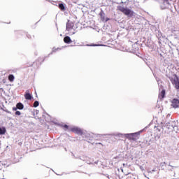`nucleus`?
<instances>
[{"label":"nucleus","mask_w":179,"mask_h":179,"mask_svg":"<svg viewBox=\"0 0 179 179\" xmlns=\"http://www.w3.org/2000/svg\"><path fill=\"white\" fill-rule=\"evenodd\" d=\"M117 9H118V10L122 12V13H124V15H125V16H128V17H132V16H134V15L135 13L131 9L127 8L125 7H122L121 6H118Z\"/></svg>","instance_id":"f257e3e1"},{"label":"nucleus","mask_w":179,"mask_h":179,"mask_svg":"<svg viewBox=\"0 0 179 179\" xmlns=\"http://www.w3.org/2000/svg\"><path fill=\"white\" fill-rule=\"evenodd\" d=\"M151 30L155 33L158 39L162 38V32L159 29V25H152Z\"/></svg>","instance_id":"f03ea898"},{"label":"nucleus","mask_w":179,"mask_h":179,"mask_svg":"<svg viewBox=\"0 0 179 179\" xmlns=\"http://www.w3.org/2000/svg\"><path fill=\"white\" fill-rule=\"evenodd\" d=\"M160 3V8L163 10L164 9H169L170 8V2L169 0H159Z\"/></svg>","instance_id":"7ed1b4c3"},{"label":"nucleus","mask_w":179,"mask_h":179,"mask_svg":"<svg viewBox=\"0 0 179 179\" xmlns=\"http://www.w3.org/2000/svg\"><path fill=\"white\" fill-rule=\"evenodd\" d=\"M71 131L76 134L77 135H83V131L78 127H72L71 129Z\"/></svg>","instance_id":"20e7f679"},{"label":"nucleus","mask_w":179,"mask_h":179,"mask_svg":"<svg viewBox=\"0 0 179 179\" xmlns=\"http://www.w3.org/2000/svg\"><path fill=\"white\" fill-rule=\"evenodd\" d=\"M99 16L101 17V22H103V23H107L108 20H110V18L106 17V13L103 10H101V12L99 13Z\"/></svg>","instance_id":"39448f33"},{"label":"nucleus","mask_w":179,"mask_h":179,"mask_svg":"<svg viewBox=\"0 0 179 179\" xmlns=\"http://www.w3.org/2000/svg\"><path fill=\"white\" fill-rule=\"evenodd\" d=\"M165 127L168 129H174V127H176V122L174 121H169V122H165Z\"/></svg>","instance_id":"423d86ee"},{"label":"nucleus","mask_w":179,"mask_h":179,"mask_svg":"<svg viewBox=\"0 0 179 179\" xmlns=\"http://www.w3.org/2000/svg\"><path fill=\"white\" fill-rule=\"evenodd\" d=\"M171 106L173 107V108H179V99L177 98L173 99Z\"/></svg>","instance_id":"0eeeda50"},{"label":"nucleus","mask_w":179,"mask_h":179,"mask_svg":"<svg viewBox=\"0 0 179 179\" xmlns=\"http://www.w3.org/2000/svg\"><path fill=\"white\" fill-rule=\"evenodd\" d=\"M73 26H75V24L70 20H68L66 25V30H67V31H71V30L73 29Z\"/></svg>","instance_id":"6e6552de"},{"label":"nucleus","mask_w":179,"mask_h":179,"mask_svg":"<svg viewBox=\"0 0 179 179\" xmlns=\"http://www.w3.org/2000/svg\"><path fill=\"white\" fill-rule=\"evenodd\" d=\"M58 8L62 10V12H65L66 10V4L64 3H58Z\"/></svg>","instance_id":"1a4fd4ad"},{"label":"nucleus","mask_w":179,"mask_h":179,"mask_svg":"<svg viewBox=\"0 0 179 179\" xmlns=\"http://www.w3.org/2000/svg\"><path fill=\"white\" fill-rule=\"evenodd\" d=\"M142 132H143V129L138 132L133 133V141H138V136H139Z\"/></svg>","instance_id":"9d476101"},{"label":"nucleus","mask_w":179,"mask_h":179,"mask_svg":"<svg viewBox=\"0 0 179 179\" xmlns=\"http://www.w3.org/2000/svg\"><path fill=\"white\" fill-rule=\"evenodd\" d=\"M64 41L66 44H71L72 39H71V37L66 36L64 38Z\"/></svg>","instance_id":"9b49d317"},{"label":"nucleus","mask_w":179,"mask_h":179,"mask_svg":"<svg viewBox=\"0 0 179 179\" xmlns=\"http://www.w3.org/2000/svg\"><path fill=\"white\" fill-rule=\"evenodd\" d=\"M124 136H125V138H127V139H131V141H133V138H134L133 133L125 134H124Z\"/></svg>","instance_id":"f8f14e48"},{"label":"nucleus","mask_w":179,"mask_h":179,"mask_svg":"<svg viewBox=\"0 0 179 179\" xmlns=\"http://www.w3.org/2000/svg\"><path fill=\"white\" fill-rule=\"evenodd\" d=\"M24 97L26 100H31L33 99V96L29 92L24 94Z\"/></svg>","instance_id":"ddd939ff"},{"label":"nucleus","mask_w":179,"mask_h":179,"mask_svg":"<svg viewBox=\"0 0 179 179\" xmlns=\"http://www.w3.org/2000/svg\"><path fill=\"white\" fill-rule=\"evenodd\" d=\"M16 107L18 108V110H23V108H24V105H23L21 102H19L16 104Z\"/></svg>","instance_id":"4468645a"},{"label":"nucleus","mask_w":179,"mask_h":179,"mask_svg":"<svg viewBox=\"0 0 179 179\" xmlns=\"http://www.w3.org/2000/svg\"><path fill=\"white\" fill-rule=\"evenodd\" d=\"M6 134V128L5 127H0V135H5Z\"/></svg>","instance_id":"2eb2a0df"},{"label":"nucleus","mask_w":179,"mask_h":179,"mask_svg":"<svg viewBox=\"0 0 179 179\" xmlns=\"http://www.w3.org/2000/svg\"><path fill=\"white\" fill-rule=\"evenodd\" d=\"M87 46H90V47H106V45H103V44H92V45H87Z\"/></svg>","instance_id":"dca6fc26"},{"label":"nucleus","mask_w":179,"mask_h":179,"mask_svg":"<svg viewBox=\"0 0 179 179\" xmlns=\"http://www.w3.org/2000/svg\"><path fill=\"white\" fill-rule=\"evenodd\" d=\"M8 80L10 82H13V80H15V76H13V74H10L8 76Z\"/></svg>","instance_id":"f3484780"},{"label":"nucleus","mask_w":179,"mask_h":179,"mask_svg":"<svg viewBox=\"0 0 179 179\" xmlns=\"http://www.w3.org/2000/svg\"><path fill=\"white\" fill-rule=\"evenodd\" d=\"M38 106H40V102H38V101H35L34 102L33 107L36 108V107H38Z\"/></svg>","instance_id":"a211bd4d"},{"label":"nucleus","mask_w":179,"mask_h":179,"mask_svg":"<svg viewBox=\"0 0 179 179\" xmlns=\"http://www.w3.org/2000/svg\"><path fill=\"white\" fill-rule=\"evenodd\" d=\"M165 96H166V90H162V91L161 92V97H162V99H164Z\"/></svg>","instance_id":"6ab92c4d"},{"label":"nucleus","mask_w":179,"mask_h":179,"mask_svg":"<svg viewBox=\"0 0 179 179\" xmlns=\"http://www.w3.org/2000/svg\"><path fill=\"white\" fill-rule=\"evenodd\" d=\"M21 114H22V113H20V111H19V110L15 111V115H20Z\"/></svg>","instance_id":"aec40b11"},{"label":"nucleus","mask_w":179,"mask_h":179,"mask_svg":"<svg viewBox=\"0 0 179 179\" xmlns=\"http://www.w3.org/2000/svg\"><path fill=\"white\" fill-rule=\"evenodd\" d=\"M102 176H105V177H107V178H110V175L108 174H104V173H101Z\"/></svg>","instance_id":"412c9836"},{"label":"nucleus","mask_w":179,"mask_h":179,"mask_svg":"<svg viewBox=\"0 0 179 179\" xmlns=\"http://www.w3.org/2000/svg\"><path fill=\"white\" fill-rule=\"evenodd\" d=\"M18 108L17 106L13 108V111H17Z\"/></svg>","instance_id":"4be33fe9"},{"label":"nucleus","mask_w":179,"mask_h":179,"mask_svg":"<svg viewBox=\"0 0 179 179\" xmlns=\"http://www.w3.org/2000/svg\"><path fill=\"white\" fill-rule=\"evenodd\" d=\"M58 50H59V48H57V49L53 48L52 52H57V51H58Z\"/></svg>","instance_id":"5701e85b"},{"label":"nucleus","mask_w":179,"mask_h":179,"mask_svg":"<svg viewBox=\"0 0 179 179\" xmlns=\"http://www.w3.org/2000/svg\"><path fill=\"white\" fill-rule=\"evenodd\" d=\"M64 128H66V129H68V128H69V126H68V124H64Z\"/></svg>","instance_id":"b1692460"},{"label":"nucleus","mask_w":179,"mask_h":179,"mask_svg":"<svg viewBox=\"0 0 179 179\" xmlns=\"http://www.w3.org/2000/svg\"><path fill=\"white\" fill-rule=\"evenodd\" d=\"M164 164H166V162L161 163V164H160L161 167H163V166H164Z\"/></svg>","instance_id":"393cba45"},{"label":"nucleus","mask_w":179,"mask_h":179,"mask_svg":"<svg viewBox=\"0 0 179 179\" xmlns=\"http://www.w3.org/2000/svg\"><path fill=\"white\" fill-rule=\"evenodd\" d=\"M5 111H6V113H8V114H11L10 111H9L8 110H6Z\"/></svg>","instance_id":"a878e982"},{"label":"nucleus","mask_w":179,"mask_h":179,"mask_svg":"<svg viewBox=\"0 0 179 179\" xmlns=\"http://www.w3.org/2000/svg\"><path fill=\"white\" fill-rule=\"evenodd\" d=\"M94 164H99V161H96L95 162H94Z\"/></svg>","instance_id":"bb28decb"},{"label":"nucleus","mask_w":179,"mask_h":179,"mask_svg":"<svg viewBox=\"0 0 179 179\" xmlns=\"http://www.w3.org/2000/svg\"><path fill=\"white\" fill-rule=\"evenodd\" d=\"M78 159H80V160H83V162H85V159H82L80 157H78Z\"/></svg>","instance_id":"cd10ccee"},{"label":"nucleus","mask_w":179,"mask_h":179,"mask_svg":"<svg viewBox=\"0 0 179 179\" xmlns=\"http://www.w3.org/2000/svg\"><path fill=\"white\" fill-rule=\"evenodd\" d=\"M28 38H31V36L30 35H27Z\"/></svg>","instance_id":"c85d7f7f"},{"label":"nucleus","mask_w":179,"mask_h":179,"mask_svg":"<svg viewBox=\"0 0 179 179\" xmlns=\"http://www.w3.org/2000/svg\"><path fill=\"white\" fill-rule=\"evenodd\" d=\"M97 136H103V134H97Z\"/></svg>","instance_id":"c756f323"},{"label":"nucleus","mask_w":179,"mask_h":179,"mask_svg":"<svg viewBox=\"0 0 179 179\" xmlns=\"http://www.w3.org/2000/svg\"><path fill=\"white\" fill-rule=\"evenodd\" d=\"M44 114H46V115H48V114H47V113H44L43 115V117H44Z\"/></svg>","instance_id":"7c9ffc66"},{"label":"nucleus","mask_w":179,"mask_h":179,"mask_svg":"<svg viewBox=\"0 0 179 179\" xmlns=\"http://www.w3.org/2000/svg\"><path fill=\"white\" fill-rule=\"evenodd\" d=\"M96 145H101V143H96Z\"/></svg>","instance_id":"2f4dec72"},{"label":"nucleus","mask_w":179,"mask_h":179,"mask_svg":"<svg viewBox=\"0 0 179 179\" xmlns=\"http://www.w3.org/2000/svg\"><path fill=\"white\" fill-rule=\"evenodd\" d=\"M169 166H170V167H174V166H173L171 164H169Z\"/></svg>","instance_id":"473e14b6"},{"label":"nucleus","mask_w":179,"mask_h":179,"mask_svg":"<svg viewBox=\"0 0 179 179\" xmlns=\"http://www.w3.org/2000/svg\"><path fill=\"white\" fill-rule=\"evenodd\" d=\"M87 164H93V163L88 162Z\"/></svg>","instance_id":"72a5a7b5"},{"label":"nucleus","mask_w":179,"mask_h":179,"mask_svg":"<svg viewBox=\"0 0 179 179\" xmlns=\"http://www.w3.org/2000/svg\"><path fill=\"white\" fill-rule=\"evenodd\" d=\"M1 169H2V166L0 165V170H1Z\"/></svg>","instance_id":"f704fd0d"},{"label":"nucleus","mask_w":179,"mask_h":179,"mask_svg":"<svg viewBox=\"0 0 179 179\" xmlns=\"http://www.w3.org/2000/svg\"><path fill=\"white\" fill-rule=\"evenodd\" d=\"M72 34H75V32H73Z\"/></svg>","instance_id":"c9c22d12"},{"label":"nucleus","mask_w":179,"mask_h":179,"mask_svg":"<svg viewBox=\"0 0 179 179\" xmlns=\"http://www.w3.org/2000/svg\"><path fill=\"white\" fill-rule=\"evenodd\" d=\"M30 66H33V64H31Z\"/></svg>","instance_id":"e433bc0d"},{"label":"nucleus","mask_w":179,"mask_h":179,"mask_svg":"<svg viewBox=\"0 0 179 179\" xmlns=\"http://www.w3.org/2000/svg\"><path fill=\"white\" fill-rule=\"evenodd\" d=\"M123 166H125V164H123Z\"/></svg>","instance_id":"4c0bfd02"},{"label":"nucleus","mask_w":179,"mask_h":179,"mask_svg":"<svg viewBox=\"0 0 179 179\" xmlns=\"http://www.w3.org/2000/svg\"><path fill=\"white\" fill-rule=\"evenodd\" d=\"M122 171H124V170H123V169H122Z\"/></svg>","instance_id":"58836bf2"},{"label":"nucleus","mask_w":179,"mask_h":179,"mask_svg":"<svg viewBox=\"0 0 179 179\" xmlns=\"http://www.w3.org/2000/svg\"><path fill=\"white\" fill-rule=\"evenodd\" d=\"M134 45H136V44H134Z\"/></svg>","instance_id":"ea45409f"},{"label":"nucleus","mask_w":179,"mask_h":179,"mask_svg":"<svg viewBox=\"0 0 179 179\" xmlns=\"http://www.w3.org/2000/svg\"><path fill=\"white\" fill-rule=\"evenodd\" d=\"M177 179H179V178H177Z\"/></svg>","instance_id":"a19ab883"}]
</instances>
